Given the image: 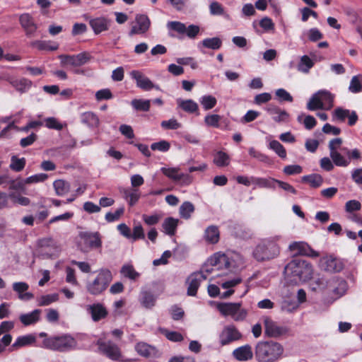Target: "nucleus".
<instances>
[{
	"label": "nucleus",
	"instance_id": "7c9ffc66",
	"mask_svg": "<svg viewBox=\"0 0 362 362\" xmlns=\"http://www.w3.org/2000/svg\"><path fill=\"white\" fill-rule=\"evenodd\" d=\"M156 301V296L148 291H142L139 296V302L143 307L147 309L153 308Z\"/></svg>",
	"mask_w": 362,
	"mask_h": 362
},
{
	"label": "nucleus",
	"instance_id": "37998d69",
	"mask_svg": "<svg viewBox=\"0 0 362 362\" xmlns=\"http://www.w3.org/2000/svg\"><path fill=\"white\" fill-rule=\"evenodd\" d=\"M329 156L337 166L346 167L349 165V159L344 158L339 151L329 153Z\"/></svg>",
	"mask_w": 362,
	"mask_h": 362
},
{
	"label": "nucleus",
	"instance_id": "4c0bfd02",
	"mask_svg": "<svg viewBox=\"0 0 362 362\" xmlns=\"http://www.w3.org/2000/svg\"><path fill=\"white\" fill-rule=\"evenodd\" d=\"M81 122L89 127H95L99 124L98 117L91 112H86L81 116Z\"/></svg>",
	"mask_w": 362,
	"mask_h": 362
},
{
	"label": "nucleus",
	"instance_id": "39448f33",
	"mask_svg": "<svg viewBox=\"0 0 362 362\" xmlns=\"http://www.w3.org/2000/svg\"><path fill=\"white\" fill-rule=\"evenodd\" d=\"M112 280L111 272L107 269H101L98 271L95 279L87 284V291L91 295H100L107 289Z\"/></svg>",
	"mask_w": 362,
	"mask_h": 362
},
{
	"label": "nucleus",
	"instance_id": "20e7f679",
	"mask_svg": "<svg viewBox=\"0 0 362 362\" xmlns=\"http://www.w3.org/2000/svg\"><path fill=\"white\" fill-rule=\"evenodd\" d=\"M285 273L294 277L296 282H305L312 278L313 269L312 264L308 262L295 259L286 266Z\"/></svg>",
	"mask_w": 362,
	"mask_h": 362
},
{
	"label": "nucleus",
	"instance_id": "ddd939ff",
	"mask_svg": "<svg viewBox=\"0 0 362 362\" xmlns=\"http://www.w3.org/2000/svg\"><path fill=\"white\" fill-rule=\"evenodd\" d=\"M62 65H71L73 66H81L88 63L91 56L88 52H81L74 55L62 54L59 56Z\"/></svg>",
	"mask_w": 362,
	"mask_h": 362
},
{
	"label": "nucleus",
	"instance_id": "6e6d98bb",
	"mask_svg": "<svg viewBox=\"0 0 362 362\" xmlns=\"http://www.w3.org/2000/svg\"><path fill=\"white\" fill-rule=\"evenodd\" d=\"M349 116V110L342 107H337L333 112V119L344 122Z\"/></svg>",
	"mask_w": 362,
	"mask_h": 362
},
{
	"label": "nucleus",
	"instance_id": "f8f14e48",
	"mask_svg": "<svg viewBox=\"0 0 362 362\" xmlns=\"http://www.w3.org/2000/svg\"><path fill=\"white\" fill-rule=\"evenodd\" d=\"M242 338V334L233 325L225 326L219 334V342L221 346L228 345Z\"/></svg>",
	"mask_w": 362,
	"mask_h": 362
},
{
	"label": "nucleus",
	"instance_id": "0eeeda50",
	"mask_svg": "<svg viewBox=\"0 0 362 362\" xmlns=\"http://www.w3.org/2000/svg\"><path fill=\"white\" fill-rule=\"evenodd\" d=\"M217 309L225 317L230 316L234 321H243L247 311L242 308L240 303H221L217 305Z\"/></svg>",
	"mask_w": 362,
	"mask_h": 362
},
{
	"label": "nucleus",
	"instance_id": "4468645a",
	"mask_svg": "<svg viewBox=\"0 0 362 362\" xmlns=\"http://www.w3.org/2000/svg\"><path fill=\"white\" fill-rule=\"evenodd\" d=\"M206 279L204 271L196 272L191 274L186 280L187 284V295L194 296L202 281Z\"/></svg>",
	"mask_w": 362,
	"mask_h": 362
},
{
	"label": "nucleus",
	"instance_id": "423d86ee",
	"mask_svg": "<svg viewBox=\"0 0 362 362\" xmlns=\"http://www.w3.org/2000/svg\"><path fill=\"white\" fill-rule=\"evenodd\" d=\"M334 95L327 90H320L310 98L307 108L309 110H329L333 107Z\"/></svg>",
	"mask_w": 362,
	"mask_h": 362
},
{
	"label": "nucleus",
	"instance_id": "2f4dec72",
	"mask_svg": "<svg viewBox=\"0 0 362 362\" xmlns=\"http://www.w3.org/2000/svg\"><path fill=\"white\" fill-rule=\"evenodd\" d=\"M123 197L127 200L129 205L132 206L139 201L141 194L136 188L124 189L122 191Z\"/></svg>",
	"mask_w": 362,
	"mask_h": 362
},
{
	"label": "nucleus",
	"instance_id": "a19ab883",
	"mask_svg": "<svg viewBox=\"0 0 362 362\" xmlns=\"http://www.w3.org/2000/svg\"><path fill=\"white\" fill-rule=\"evenodd\" d=\"M132 106L138 111L147 112L151 107L150 100L134 99L131 102Z\"/></svg>",
	"mask_w": 362,
	"mask_h": 362
},
{
	"label": "nucleus",
	"instance_id": "c03bdc74",
	"mask_svg": "<svg viewBox=\"0 0 362 362\" xmlns=\"http://www.w3.org/2000/svg\"><path fill=\"white\" fill-rule=\"evenodd\" d=\"M49 44L50 41L35 40L32 42L30 45L37 48L39 50L54 51L58 49L57 44H54L52 45H50Z\"/></svg>",
	"mask_w": 362,
	"mask_h": 362
},
{
	"label": "nucleus",
	"instance_id": "864d4df0",
	"mask_svg": "<svg viewBox=\"0 0 362 362\" xmlns=\"http://www.w3.org/2000/svg\"><path fill=\"white\" fill-rule=\"evenodd\" d=\"M121 273L125 277L132 280L136 279L139 276V274L130 264L124 265L121 269Z\"/></svg>",
	"mask_w": 362,
	"mask_h": 362
},
{
	"label": "nucleus",
	"instance_id": "c756f323",
	"mask_svg": "<svg viewBox=\"0 0 362 362\" xmlns=\"http://www.w3.org/2000/svg\"><path fill=\"white\" fill-rule=\"evenodd\" d=\"M179 219L173 217L166 218L162 224V228L165 233L170 236L175 234L177 226L179 224Z\"/></svg>",
	"mask_w": 362,
	"mask_h": 362
},
{
	"label": "nucleus",
	"instance_id": "4be33fe9",
	"mask_svg": "<svg viewBox=\"0 0 362 362\" xmlns=\"http://www.w3.org/2000/svg\"><path fill=\"white\" fill-rule=\"evenodd\" d=\"M87 311L91 315L94 322L104 319L107 315L106 308L100 303H95L87 306Z\"/></svg>",
	"mask_w": 362,
	"mask_h": 362
},
{
	"label": "nucleus",
	"instance_id": "680f3d73",
	"mask_svg": "<svg viewBox=\"0 0 362 362\" xmlns=\"http://www.w3.org/2000/svg\"><path fill=\"white\" fill-rule=\"evenodd\" d=\"M170 144L168 141L162 140L158 142L153 143L151 146V148L153 151H160L162 152L168 151L170 149Z\"/></svg>",
	"mask_w": 362,
	"mask_h": 362
},
{
	"label": "nucleus",
	"instance_id": "338daca9",
	"mask_svg": "<svg viewBox=\"0 0 362 362\" xmlns=\"http://www.w3.org/2000/svg\"><path fill=\"white\" fill-rule=\"evenodd\" d=\"M361 208V204L355 199L349 200L345 204V210L348 213L359 211Z\"/></svg>",
	"mask_w": 362,
	"mask_h": 362
},
{
	"label": "nucleus",
	"instance_id": "2eb2a0df",
	"mask_svg": "<svg viewBox=\"0 0 362 362\" xmlns=\"http://www.w3.org/2000/svg\"><path fill=\"white\" fill-rule=\"evenodd\" d=\"M151 25V21L146 15L137 14L135 17V25L132 26L129 35H142L146 33Z\"/></svg>",
	"mask_w": 362,
	"mask_h": 362
},
{
	"label": "nucleus",
	"instance_id": "b1692460",
	"mask_svg": "<svg viewBox=\"0 0 362 362\" xmlns=\"http://www.w3.org/2000/svg\"><path fill=\"white\" fill-rule=\"evenodd\" d=\"M41 313V310L35 309L29 313L21 315L19 320L24 326L34 325L40 321Z\"/></svg>",
	"mask_w": 362,
	"mask_h": 362
},
{
	"label": "nucleus",
	"instance_id": "052dcab7",
	"mask_svg": "<svg viewBox=\"0 0 362 362\" xmlns=\"http://www.w3.org/2000/svg\"><path fill=\"white\" fill-rule=\"evenodd\" d=\"M45 126L49 129L62 130L63 125L55 117H47L45 119Z\"/></svg>",
	"mask_w": 362,
	"mask_h": 362
},
{
	"label": "nucleus",
	"instance_id": "e2e57ef3",
	"mask_svg": "<svg viewBox=\"0 0 362 362\" xmlns=\"http://www.w3.org/2000/svg\"><path fill=\"white\" fill-rule=\"evenodd\" d=\"M47 177L48 175L47 174L39 173L25 178V182H27V185H30L33 183L44 182L47 179Z\"/></svg>",
	"mask_w": 362,
	"mask_h": 362
},
{
	"label": "nucleus",
	"instance_id": "c85d7f7f",
	"mask_svg": "<svg viewBox=\"0 0 362 362\" xmlns=\"http://www.w3.org/2000/svg\"><path fill=\"white\" fill-rule=\"evenodd\" d=\"M94 33L98 35L109 28V21L105 18H96L89 21Z\"/></svg>",
	"mask_w": 362,
	"mask_h": 362
},
{
	"label": "nucleus",
	"instance_id": "774afa93",
	"mask_svg": "<svg viewBox=\"0 0 362 362\" xmlns=\"http://www.w3.org/2000/svg\"><path fill=\"white\" fill-rule=\"evenodd\" d=\"M303 168L299 165H290L284 168L283 172L288 175H297L301 173Z\"/></svg>",
	"mask_w": 362,
	"mask_h": 362
},
{
	"label": "nucleus",
	"instance_id": "4d7b16f0",
	"mask_svg": "<svg viewBox=\"0 0 362 362\" xmlns=\"http://www.w3.org/2000/svg\"><path fill=\"white\" fill-rule=\"evenodd\" d=\"M9 197L13 203H17L21 206H28L30 203V200L28 197H23L14 192L10 193Z\"/></svg>",
	"mask_w": 362,
	"mask_h": 362
},
{
	"label": "nucleus",
	"instance_id": "473e14b6",
	"mask_svg": "<svg viewBox=\"0 0 362 362\" xmlns=\"http://www.w3.org/2000/svg\"><path fill=\"white\" fill-rule=\"evenodd\" d=\"M314 64V61L309 56L303 55L297 65V70L303 74H308Z\"/></svg>",
	"mask_w": 362,
	"mask_h": 362
},
{
	"label": "nucleus",
	"instance_id": "1a4fd4ad",
	"mask_svg": "<svg viewBox=\"0 0 362 362\" xmlns=\"http://www.w3.org/2000/svg\"><path fill=\"white\" fill-rule=\"evenodd\" d=\"M208 263L210 264V268L206 265L200 270L204 271V274L206 276L214 270V267H217V269H222L223 267L230 270L235 267L233 262L225 254L215 255L214 257L209 259Z\"/></svg>",
	"mask_w": 362,
	"mask_h": 362
},
{
	"label": "nucleus",
	"instance_id": "6ab92c4d",
	"mask_svg": "<svg viewBox=\"0 0 362 362\" xmlns=\"http://www.w3.org/2000/svg\"><path fill=\"white\" fill-rule=\"evenodd\" d=\"M264 322L265 326V332L269 337H278L287 332L286 328L279 326L269 317H265L264 319Z\"/></svg>",
	"mask_w": 362,
	"mask_h": 362
},
{
	"label": "nucleus",
	"instance_id": "dca6fc26",
	"mask_svg": "<svg viewBox=\"0 0 362 362\" xmlns=\"http://www.w3.org/2000/svg\"><path fill=\"white\" fill-rule=\"evenodd\" d=\"M288 248L294 255H304L310 257H317L320 256L319 252L314 250L305 242H293L289 245Z\"/></svg>",
	"mask_w": 362,
	"mask_h": 362
},
{
	"label": "nucleus",
	"instance_id": "49530a36",
	"mask_svg": "<svg viewBox=\"0 0 362 362\" xmlns=\"http://www.w3.org/2000/svg\"><path fill=\"white\" fill-rule=\"evenodd\" d=\"M199 103L205 110H209L215 107L217 103V100L213 95H205L200 98Z\"/></svg>",
	"mask_w": 362,
	"mask_h": 362
},
{
	"label": "nucleus",
	"instance_id": "f03ea898",
	"mask_svg": "<svg viewBox=\"0 0 362 362\" xmlns=\"http://www.w3.org/2000/svg\"><path fill=\"white\" fill-rule=\"evenodd\" d=\"M39 346L54 351L69 352L78 349V342L71 334H62L50 336Z\"/></svg>",
	"mask_w": 362,
	"mask_h": 362
},
{
	"label": "nucleus",
	"instance_id": "69168bd1",
	"mask_svg": "<svg viewBox=\"0 0 362 362\" xmlns=\"http://www.w3.org/2000/svg\"><path fill=\"white\" fill-rule=\"evenodd\" d=\"M124 208L120 207L117 209L114 213L108 212L105 215V220L107 222H113L118 220L120 216L124 214Z\"/></svg>",
	"mask_w": 362,
	"mask_h": 362
},
{
	"label": "nucleus",
	"instance_id": "603ef678",
	"mask_svg": "<svg viewBox=\"0 0 362 362\" xmlns=\"http://www.w3.org/2000/svg\"><path fill=\"white\" fill-rule=\"evenodd\" d=\"M269 148L281 158H285L286 157V151L283 145L276 140H273L269 143Z\"/></svg>",
	"mask_w": 362,
	"mask_h": 362
},
{
	"label": "nucleus",
	"instance_id": "f3484780",
	"mask_svg": "<svg viewBox=\"0 0 362 362\" xmlns=\"http://www.w3.org/2000/svg\"><path fill=\"white\" fill-rule=\"evenodd\" d=\"M320 267L329 272H339L343 269L342 262L332 255L326 256L320 259Z\"/></svg>",
	"mask_w": 362,
	"mask_h": 362
},
{
	"label": "nucleus",
	"instance_id": "09e8293b",
	"mask_svg": "<svg viewBox=\"0 0 362 362\" xmlns=\"http://www.w3.org/2000/svg\"><path fill=\"white\" fill-rule=\"evenodd\" d=\"M58 300L59 295L57 293L44 295L37 298V305L39 306H47L57 302Z\"/></svg>",
	"mask_w": 362,
	"mask_h": 362
},
{
	"label": "nucleus",
	"instance_id": "8fccbe9b",
	"mask_svg": "<svg viewBox=\"0 0 362 362\" xmlns=\"http://www.w3.org/2000/svg\"><path fill=\"white\" fill-rule=\"evenodd\" d=\"M179 107L184 111L193 113L198 110V105L192 100H177Z\"/></svg>",
	"mask_w": 362,
	"mask_h": 362
},
{
	"label": "nucleus",
	"instance_id": "9b49d317",
	"mask_svg": "<svg viewBox=\"0 0 362 362\" xmlns=\"http://www.w3.org/2000/svg\"><path fill=\"white\" fill-rule=\"evenodd\" d=\"M160 171L173 182L182 185H189L192 182V177L189 174L180 173L178 168H161Z\"/></svg>",
	"mask_w": 362,
	"mask_h": 362
},
{
	"label": "nucleus",
	"instance_id": "412c9836",
	"mask_svg": "<svg viewBox=\"0 0 362 362\" xmlns=\"http://www.w3.org/2000/svg\"><path fill=\"white\" fill-rule=\"evenodd\" d=\"M20 24L28 37H32L37 30V25L28 13L22 14L19 18Z\"/></svg>",
	"mask_w": 362,
	"mask_h": 362
},
{
	"label": "nucleus",
	"instance_id": "3c124183",
	"mask_svg": "<svg viewBox=\"0 0 362 362\" xmlns=\"http://www.w3.org/2000/svg\"><path fill=\"white\" fill-rule=\"evenodd\" d=\"M25 165V159L24 158H18L16 156H13L11 160L10 168L16 172L21 171Z\"/></svg>",
	"mask_w": 362,
	"mask_h": 362
},
{
	"label": "nucleus",
	"instance_id": "a211bd4d",
	"mask_svg": "<svg viewBox=\"0 0 362 362\" xmlns=\"http://www.w3.org/2000/svg\"><path fill=\"white\" fill-rule=\"evenodd\" d=\"M130 75L136 81V86L144 90H150L152 88L160 89L158 86L154 85L148 77L139 71H132Z\"/></svg>",
	"mask_w": 362,
	"mask_h": 362
},
{
	"label": "nucleus",
	"instance_id": "c9c22d12",
	"mask_svg": "<svg viewBox=\"0 0 362 362\" xmlns=\"http://www.w3.org/2000/svg\"><path fill=\"white\" fill-rule=\"evenodd\" d=\"M204 238L210 243H216L219 240V230L215 226H209L205 230Z\"/></svg>",
	"mask_w": 362,
	"mask_h": 362
},
{
	"label": "nucleus",
	"instance_id": "6e6552de",
	"mask_svg": "<svg viewBox=\"0 0 362 362\" xmlns=\"http://www.w3.org/2000/svg\"><path fill=\"white\" fill-rule=\"evenodd\" d=\"M37 245L39 247V255L43 259L55 258L60 252V248L57 242L49 238L39 240Z\"/></svg>",
	"mask_w": 362,
	"mask_h": 362
},
{
	"label": "nucleus",
	"instance_id": "9d476101",
	"mask_svg": "<svg viewBox=\"0 0 362 362\" xmlns=\"http://www.w3.org/2000/svg\"><path fill=\"white\" fill-rule=\"evenodd\" d=\"M98 352L112 361H119L122 356L119 348L111 341H105L99 339L96 341Z\"/></svg>",
	"mask_w": 362,
	"mask_h": 362
},
{
	"label": "nucleus",
	"instance_id": "f257e3e1",
	"mask_svg": "<svg viewBox=\"0 0 362 362\" xmlns=\"http://www.w3.org/2000/svg\"><path fill=\"white\" fill-rule=\"evenodd\" d=\"M284 351V346L274 341H259L255 348V357L257 362H276Z\"/></svg>",
	"mask_w": 362,
	"mask_h": 362
},
{
	"label": "nucleus",
	"instance_id": "0e129e2a",
	"mask_svg": "<svg viewBox=\"0 0 362 362\" xmlns=\"http://www.w3.org/2000/svg\"><path fill=\"white\" fill-rule=\"evenodd\" d=\"M209 10L210 13L213 16H221L224 13L223 7L217 1H213L210 4Z\"/></svg>",
	"mask_w": 362,
	"mask_h": 362
},
{
	"label": "nucleus",
	"instance_id": "a18cd8bd",
	"mask_svg": "<svg viewBox=\"0 0 362 362\" xmlns=\"http://www.w3.org/2000/svg\"><path fill=\"white\" fill-rule=\"evenodd\" d=\"M229 156L221 151H218L214 155V163L218 167L227 166L229 164Z\"/></svg>",
	"mask_w": 362,
	"mask_h": 362
},
{
	"label": "nucleus",
	"instance_id": "e433bc0d",
	"mask_svg": "<svg viewBox=\"0 0 362 362\" xmlns=\"http://www.w3.org/2000/svg\"><path fill=\"white\" fill-rule=\"evenodd\" d=\"M194 206L190 202H183L179 209V214L181 218L189 219L194 211Z\"/></svg>",
	"mask_w": 362,
	"mask_h": 362
},
{
	"label": "nucleus",
	"instance_id": "bb28decb",
	"mask_svg": "<svg viewBox=\"0 0 362 362\" xmlns=\"http://www.w3.org/2000/svg\"><path fill=\"white\" fill-rule=\"evenodd\" d=\"M222 45V40L218 37L205 38L202 41L199 42L197 45V47L203 52V48L211 49L217 50L221 48Z\"/></svg>",
	"mask_w": 362,
	"mask_h": 362
},
{
	"label": "nucleus",
	"instance_id": "ea45409f",
	"mask_svg": "<svg viewBox=\"0 0 362 362\" xmlns=\"http://www.w3.org/2000/svg\"><path fill=\"white\" fill-rule=\"evenodd\" d=\"M303 182H308L312 187L317 188L322 185L323 178L319 174H311L302 177Z\"/></svg>",
	"mask_w": 362,
	"mask_h": 362
},
{
	"label": "nucleus",
	"instance_id": "5701e85b",
	"mask_svg": "<svg viewBox=\"0 0 362 362\" xmlns=\"http://www.w3.org/2000/svg\"><path fill=\"white\" fill-rule=\"evenodd\" d=\"M232 354L233 357L239 361H247L253 357L252 347L248 344L234 349Z\"/></svg>",
	"mask_w": 362,
	"mask_h": 362
},
{
	"label": "nucleus",
	"instance_id": "a878e982",
	"mask_svg": "<svg viewBox=\"0 0 362 362\" xmlns=\"http://www.w3.org/2000/svg\"><path fill=\"white\" fill-rule=\"evenodd\" d=\"M81 238L88 244L90 247L99 248L102 245V241L100 239V234L96 233H88L83 232L80 234Z\"/></svg>",
	"mask_w": 362,
	"mask_h": 362
},
{
	"label": "nucleus",
	"instance_id": "5fc2aeb1",
	"mask_svg": "<svg viewBox=\"0 0 362 362\" xmlns=\"http://www.w3.org/2000/svg\"><path fill=\"white\" fill-rule=\"evenodd\" d=\"M167 28L179 34H185L186 32V25L180 21H169L167 23Z\"/></svg>",
	"mask_w": 362,
	"mask_h": 362
},
{
	"label": "nucleus",
	"instance_id": "de8ad7c7",
	"mask_svg": "<svg viewBox=\"0 0 362 362\" xmlns=\"http://www.w3.org/2000/svg\"><path fill=\"white\" fill-rule=\"evenodd\" d=\"M349 90L354 93H360L362 91V76L357 75L352 77Z\"/></svg>",
	"mask_w": 362,
	"mask_h": 362
},
{
	"label": "nucleus",
	"instance_id": "aec40b11",
	"mask_svg": "<svg viewBox=\"0 0 362 362\" xmlns=\"http://www.w3.org/2000/svg\"><path fill=\"white\" fill-rule=\"evenodd\" d=\"M265 110L276 122H284L288 119L289 114L275 105L269 104L265 107Z\"/></svg>",
	"mask_w": 362,
	"mask_h": 362
},
{
	"label": "nucleus",
	"instance_id": "bf43d9fd",
	"mask_svg": "<svg viewBox=\"0 0 362 362\" xmlns=\"http://www.w3.org/2000/svg\"><path fill=\"white\" fill-rule=\"evenodd\" d=\"M25 185H27V182H25V179L18 178L10 182L9 189L24 192Z\"/></svg>",
	"mask_w": 362,
	"mask_h": 362
},
{
	"label": "nucleus",
	"instance_id": "72a5a7b5",
	"mask_svg": "<svg viewBox=\"0 0 362 362\" xmlns=\"http://www.w3.org/2000/svg\"><path fill=\"white\" fill-rule=\"evenodd\" d=\"M252 185L257 186L261 188H267V189H274L276 179L269 177V178H263V177H257L252 176Z\"/></svg>",
	"mask_w": 362,
	"mask_h": 362
},
{
	"label": "nucleus",
	"instance_id": "13d9d810",
	"mask_svg": "<svg viewBox=\"0 0 362 362\" xmlns=\"http://www.w3.org/2000/svg\"><path fill=\"white\" fill-rule=\"evenodd\" d=\"M221 116L218 115L213 114L208 115L204 118L205 124L209 127H218Z\"/></svg>",
	"mask_w": 362,
	"mask_h": 362
},
{
	"label": "nucleus",
	"instance_id": "58836bf2",
	"mask_svg": "<svg viewBox=\"0 0 362 362\" xmlns=\"http://www.w3.org/2000/svg\"><path fill=\"white\" fill-rule=\"evenodd\" d=\"M240 282H241V279H240V278L233 279L232 280L223 282L221 284L222 288H223L225 289H228V290L223 292V293H221V297L222 298H227L230 297L234 293V291L233 289H230V288L235 286Z\"/></svg>",
	"mask_w": 362,
	"mask_h": 362
},
{
	"label": "nucleus",
	"instance_id": "393cba45",
	"mask_svg": "<svg viewBox=\"0 0 362 362\" xmlns=\"http://www.w3.org/2000/svg\"><path fill=\"white\" fill-rule=\"evenodd\" d=\"M36 337L33 334H29L18 337L11 345V350H17L21 347L30 346L35 343Z\"/></svg>",
	"mask_w": 362,
	"mask_h": 362
},
{
	"label": "nucleus",
	"instance_id": "7ed1b4c3",
	"mask_svg": "<svg viewBox=\"0 0 362 362\" xmlns=\"http://www.w3.org/2000/svg\"><path fill=\"white\" fill-rule=\"evenodd\" d=\"M280 239V235H275L261 240L253 251L254 257L259 262L276 257L280 253V247L277 243Z\"/></svg>",
	"mask_w": 362,
	"mask_h": 362
},
{
	"label": "nucleus",
	"instance_id": "f704fd0d",
	"mask_svg": "<svg viewBox=\"0 0 362 362\" xmlns=\"http://www.w3.org/2000/svg\"><path fill=\"white\" fill-rule=\"evenodd\" d=\"M10 83L16 90L21 93L26 92L32 86V81L25 78L11 80Z\"/></svg>",
	"mask_w": 362,
	"mask_h": 362
},
{
	"label": "nucleus",
	"instance_id": "cd10ccee",
	"mask_svg": "<svg viewBox=\"0 0 362 362\" xmlns=\"http://www.w3.org/2000/svg\"><path fill=\"white\" fill-rule=\"evenodd\" d=\"M135 350L139 355L146 358L153 357L157 354L156 349L154 346L144 342L137 343L135 346Z\"/></svg>",
	"mask_w": 362,
	"mask_h": 362
},
{
	"label": "nucleus",
	"instance_id": "79ce46f5",
	"mask_svg": "<svg viewBox=\"0 0 362 362\" xmlns=\"http://www.w3.org/2000/svg\"><path fill=\"white\" fill-rule=\"evenodd\" d=\"M53 186L56 194L59 196H62L66 194L69 191L70 188L69 184L63 180H58L54 181Z\"/></svg>",
	"mask_w": 362,
	"mask_h": 362
}]
</instances>
